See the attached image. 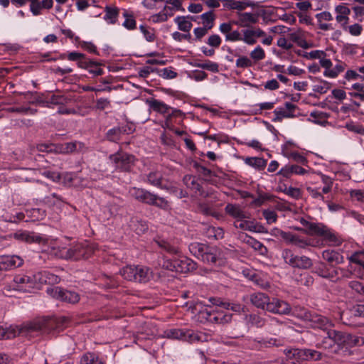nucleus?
Wrapping results in <instances>:
<instances>
[{"label":"nucleus","instance_id":"23","mask_svg":"<svg viewBox=\"0 0 364 364\" xmlns=\"http://www.w3.org/2000/svg\"><path fill=\"white\" fill-rule=\"evenodd\" d=\"M333 269L323 262H318L316 263L313 272L322 278L333 279V275L336 273Z\"/></svg>","mask_w":364,"mask_h":364},{"label":"nucleus","instance_id":"38","mask_svg":"<svg viewBox=\"0 0 364 364\" xmlns=\"http://www.w3.org/2000/svg\"><path fill=\"white\" fill-rule=\"evenodd\" d=\"M50 255L58 258V259H69V250L68 247H60V246H56L53 247L50 249Z\"/></svg>","mask_w":364,"mask_h":364},{"label":"nucleus","instance_id":"19","mask_svg":"<svg viewBox=\"0 0 364 364\" xmlns=\"http://www.w3.org/2000/svg\"><path fill=\"white\" fill-rule=\"evenodd\" d=\"M322 258L326 261L329 266L335 268L336 265L344 262L343 256L338 252L333 250H326L321 254Z\"/></svg>","mask_w":364,"mask_h":364},{"label":"nucleus","instance_id":"60","mask_svg":"<svg viewBox=\"0 0 364 364\" xmlns=\"http://www.w3.org/2000/svg\"><path fill=\"white\" fill-rule=\"evenodd\" d=\"M125 21L123 23V26L127 29H134L136 28V21L132 15H129L127 11L123 14Z\"/></svg>","mask_w":364,"mask_h":364},{"label":"nucleus","instance_id":"9","mask_svg":"<svg viewBox=\"0 0 364 364\" xmlns=\"http://www.w3.org/2000/svg\"><path fill=\"white\" fill-rule=\"evenodd\" d=\"M14 288L18 291H28L35 287L36 283V274H19L14 278Z\"/></svg>","mask_w":364,"mask_h":364},{"label":"nucleus","instance_id":"57","mask_svg":"<svg viewBox=\"0 0 364 364\" xmlns=\"http://www.w3.org/2000/svg\"><path fill=\"white\" fill-rule=\"evenodd\" d=\"M154 198L152 199L153 203H150L149 205L156 206L164 210L168 208L169 203L165 198L159 197L155 194H154Z\"/></svg>","mask_w":364,"mask_h":364},{"label":"nucleus","instance_id":"56","mask_svg":"<svg viewBox=\"0 0 364 364\" xmlns=\"http://www.w3.org/2000/svg\"><path fill=\"white\" fill-rule=\"evenodd\" d=\"M69 99L63 95H52L48 99L47 102L53 105H64L68 103Z\"/></svg>","mask_w":364,"mask_h":364},{"label":"nucleus","instance_id":"41","mask_svg":"<svg viewBox=\"0 0 364 364\" xmlns=\"http://www.w3.org/2000/svg\"><path fill=\"white\" fill-rule=\"evenodd\" d=\"M322 354L312 349H301V360H319L321 359Z\"/></svg>","mask_w":364,"mask_h":364},{"label":"nucleus","instance_id":"53","mask_svg":"<svg viewBox=\"0 0 364 364\" xmlns=\"http://www.w3.org/2000/svg\"><path fill=\"white\" fill-rule=\"evenodd\" d=\"M284 353L289 359H295L296 360H301V349L287 348L284 350Z\"/></svg>","mask_w":364,"mask_h":364},{"label":"nucleus","instance_id":"64","mask_svg":"<svg viewBox=\"0 0 364 364\" xmlns=\"http://www.w3.org/2000/svg\"><path fill=\"white\" fill-rule=\"evenodd\" d=\"M351 315L355 317H364V305L356 304L350 309Z\"/></svg>","mask_w":364,"mask_h":364},{"label":"nucleus","instance_id":"20","mask_svg":"<svg viewBox=\"0 0 364 364\" xmlns=\"http://www.w3.org/2000/svg\"><path fill=\"white\" fill-rule=\"evenodd\" d=\"M309 323L312 328H319L323 331H327L332 326V323L328 318L314 312L312 314Z\"/></svg>","mask_w":364,"mask_h":364},{"label":"nucleus","instance_id":"39","mask_svg":"<svg viewBox=\"0 0 364 364\" xmlns=\"http://www.w3.org/2000/svg\"><path fill=\"white\" fill-rule=\"evenodd\" d=\"M244 161L246 164L259 171L263 170L267 165V161L259 157H247Z\"/></svg>","mask_w":364,"mask_h":364},{"label":"nucleus","instance_id":"26","mask_svg":"<svg viewBox=\"0 0 364 364\" xmlns=\"http://www.w3.org/2000/svg\"><path fill=\"white\" fill-rule=\"evenodd\" d=\"M225 213L230 217L237 220L244 218H249L247 214L240 205L228 203L225 208Z\"/></svg>","mask_w":364,"mask_h":364},{"label":"nucleus","instance_id":"45","mask_svg":"<svg viewBox=\"0 0 364 364\" xmlns=\"http://www.w3.org/2000/svg\"><path fill=\"white\" fill-rule=\"evenodd\" d=\"M105 16L104 18L110 23H115L118 17L119 10L116 7L106 6L105 9Z\"/></svg>","mask_w":364,"mask_h":364},{"label":"nucleus","instance_id":"51","mask_svg":"<svg viewBox=\"0 0 364 364\" xmlns=\"http://www.w3.org/2000/svg\"><path fill=\"white\" fill-rule=\"evenodd\" d=\"M156 242L157 245L163 250L166 251L167 252L172 255H178L179 253V250L177 247L171 245L167 241L164 240H156Z\"/></svg>","mask_w":364,"mask_h":364},{"label":"nucleus","instance_id":"18","mask_svg":"<svg viewBox=\"0 0 364 364\" xmlns=\"http://www.w3.org/2000/svg\"><path fill=\"white\" fill-rule=\"evenodd\" d=\"M176 272L186 273L196 269V263L186 257L175 258Z\"/></svg>","mask_w":364,"mask_h":364},{"label":"nucleus","instance_id":"52","mask_svg":"<svg viewBox=\"0 0 364 364\" xmlns=\"http://www.w3.org/2000/svg\"><path fill=\"white\" fill-rule=\"evenodd\" d=\"M183 329L171 328L164 331V336L171 339H178L183 341Z\"/></svg>","mask_w":364,"mask_h":364},{"label":"nucleus","instance_id":"55","mask_svg":"<svg viewBox=\"0 0 364 364\" xmlns=\"http://www.w3.org/2000/svg\"><path fill=\"white\" fill-rule=\"evenodd\" d=\"M310 117L314 118L313 122L318 124H323L321 120H323L324 122H326V119L328 118L329 114L319 111L312 112L310 114Z\"/></svg>","mask_w":364,"mask_h":364},{"label":"nucleus","instance_id":"11","mask_svg":"<svg viewBox=\"0 0 364 364\" xmlns=\"http://www.w3.org/2000/svg\"><path fill=\"white\" fill-rule=\"evenodd\" d=\"M291 310V306L285 301L273 297L269 299L267 310L272 314L288 315Z\"/></svg>","mask_w":364,"mask_h":364},{"label":"nucleus","instance_id":"13","mask_svg":"<svg viewBox=\"0 0 364 364\" xmlns=\"http://www.w3.org/2000/svg\"><path fill=\"white\" fill-rule=\"evenodd\" d=\"M236 16L237 18L232 21V23L243 28L251 27L257 23L259 20V16L257 14L250 12H237Z\"/></svg>","mask_w":364,"mask_h":364},{"label":"nucleus","instance_id":"36","mask_svg":"<svg viewBox=\"0 0 364 364\" xmlns=\"http://www.w3.org/2000/svg\"><path fill=\"white\" fill-rule=\"evenodd\" d=\"M294 245H296V247H299V248H301V249H305L307 247H318L319 246V241L318 240H316L315 241L313 239H310V238H304V237H301L299 235H296V240H295V242H294Z\"/></svg>","mask_w":364,"mask_h":364},{"label":"nucleus","instance_id":"24","mask_svg":"<svg viewBox=\"0 0 364 364\" xmlns=\"http://www.w3.org/2000/svg\"><path fill=\"white\" fill-rule=\"evenodd\" d=\"M14 237L18 240L24 241L28 243L36 242L41 244L45 243L46 241V240L40 235L26 231L16 232L15 233Z\"/></svg>","mask_w":364,"mask_h":364},{"label":"nucleus","instance_id":"46","mask_svg":"<svg viewBox=\"0 0 364 364\" xmlns=\"http://www.w3.org/2000/svg\"><path fill=\"white\" fill-rule=\"evenodd\" d=\"M352 89L354 91L349 92V95L355 98H359L361 101L364 102V84L354 83L352 85Z\"/></svg>","mask_w":364,"mask_h":364},{"label":"nucleus","instance_id":"48","mask_svg":"<svg viewBox=\"0 0 364 364\" xmlns=\"http://www.w3.org/2000/svg\"><path fill=\"white\" fill-rule=\"evenodd\" d=\"M242 41H244L248 45H254L256 43L257 40L255 38L253 29L247 28L242 30Z\"/></svg>","mask_w":364,"mask_h":364},{"label":"nucleus","instance_id":"4","mask_svg":"<svg viewBox=\"0 0 364 364\" xmlns=\"http://www.w3.org/2000/svg\"><path fill=\"white\" fill-rule=\"evenodd\" d=\"M328 338L333 343L343 342L350 346H362L364 345V337L350 334L342 333L335 330H328L327 332Z\"/></svg>","mask_w":364,"mask_h":364},{"label":"nucleus","instance_id":"42","mask_svg":"<svg viewBox=\"0 0 364 364\" xmlns=\"http://www.w3.org/2000/svg\"><path fill=\"white\" fill-rule=\"evenodd\" d=\"M80 364H105V363L94 353H86L80 358Z\"/></svg>","mask_w":364,"mask_h":364},{"label":"nucleus","instance_id":"62","mask_svg":"<svg viewBox=\"0 0 364 364\" xmlns=\"http://www.w3.org/2000/svg\"><path fill=\"white\" fill-rule=\"evenodd\" d=\"M250 57L256 61L261 60L265 58V53L263 48L259 46L251 51Z\"/></svg>","mask_w":364,"mask_h":364},{"label":"nucleus","instance_id":"22","mask_svg":"<svg viewBox=\"0 0 364 364\" xmlns=\"http://www.w3.org/2000/svg\"><path fill=\"white\" fill-rule=\"evenodd\" d=\"M220 256V251L215 247L207 246L200 260L208 264H215Z\"/></svg>","mask_w":364,"mask_h":364},{"label":"nucleus","instance_id":"30","mask_svg":"<svg viewBox=\"0 0 364 364\" xmlns=\"http://www.w3.org/2000/svg\"><path fill=\"white\" fill-rule=\"evenodd\" d=\"M183 341L190 343L207 341V336L202 332H195L193 330H184Z\"/></svg>","mask_w":364,"mask_h":364},{"label":"nucleus","instance_id":"10","mask_svg":"<svg viewBox=\"0 0 364 364\" xmlns=\"http://www.w3.org/2000/svg\"><path fill=\"white\" fill-rule=\"evenodd\" d=\"M200 315L202 318L207 321L215 323H227L232 319L230 314L223 311H208L207 309L200 311Z\"/></svg>","mask_w":364,"mask_h":364},{"label":"nucleus","instance_id":"12","mask_svg":"<svg viewBox=\"0 0 364 364\" xmlns=\"http://www.w3.org/2000/svg\"><path fill=\"white\" fill-rule=\"evenodd\" d=\"M249 219L250 217L235 220L233 225L235 228L242 230L255 232H267V230L263 225Z\"/></svg>","mask_w":364,"mask_h":364},{"label":"nucleus","instance_id":"32","mask_svg":"<svg viewBox=\"0 0 364 364\" xmlns=\"http://www.w3.org/2000/svg\"><path fill=\"white\" fill-rule=\"evenodd\" d=\"M102 64L91 60H87L86 62H80L79 68L86 69L90 73L93 74L95 76L102 75L104 71L100 66Z\"/></svg>","mask_w":364,"mask_h":364},{"label":"nucleus","instance_id":"14","mask_svg":"<svg viewBox=\"0 0 364 364\" xmlns=\"http://www.w3.org/2000/svg\"><path fill=\"white\" fill-rule=\"evenodd\" d=\"M285 108L278 107L273 112L274 117L272 119L274 122H280L284 118H294L295 117L294 111L297 106L291 103L285 102Z\"/></svg>","mask_w":364,"mask_h":364},{"label":"nucleus","instance_id":"33","mask_svg":"<svg viewBox=\"0 0 364 364\" xmlns=\"http://www.w3.org/2000/svg\"><path fill=\"white\" fill-rule=\"evenodd\" d=\"M146 181L154 186L160 188H164L162 186L163 174L161 171H153L146 176Z\"/></svg>","mask_w":364,"mask_h":364},{"label":"nucleus","instance_id":"37","mask_svg":"<svg viewBox=\"0 0 364 364\" xmlns=\"http://www.w3.org/2000/svg\"><path fill=\"white\" fill-rule=\"evenodd\" d=\"M323 240L327 242L329 245H336L340 243L337 235L328 227H325L321 236Z\"/></svg>","mask_w":364,"mask_h":364},{"label":"nucleus","instance_id":"27","mask_svg":"<svg viewBox=\"0 0 364 364\" xmlns=\"http://www.w3.org/2000/svg\"><path fill=\"white\" fill-rule=\"evenodd\" d=\"M131 195L132 197H134L137 200L146 203L150 204L153 203L152 199L154 198V193H151V192L144 190L143 188H133L130 191Z\"/></svg>","mask_w":364,"mask_h":364},{"label":"nucleus","instance_id":"58","mask_svg":"<svg viewBox=\"0 0 364 364\" xmlns=\"http://www.w3.org/2000/svg\"><path fill=\"white\" fill-rule=\"evenodd\" d=\"M195 66L198 67L200 68L206 69L213 73L218 72V65L216 63L211 62L210 60H207L204 63H197Z\"/></svg>","mask_w":364,"mask_h":364},{"label":"nucleus","instance_id":"59","mask_svg":"<svg viewBox=\"0 0 364 364\" xmlns=\"http://www.w3.org/2000/svg\"><path fill=\"white\" fill-rule=\"evenodd\" d=\"M67 58L71 61H77L79 66L80 62H86L85 55L78 52H70L67 54Z\"/></svg>","mask_w":364,"mask_h":364},{"label":"nucleus","instance_id":"40","mask_svg":"<svg viewBox=\"0 0 364 364\" xmlns=\"http://www.w3.org/2000/svg\"><path fill=\"white\" fill-rule=\"evenodd\" d=\"M127 133L126 127H114L107 132V138L111 141H117L120 139L122 134Z\"/></svg>","mask_w":364,"mask_h":364},{"label":"nucleus","instance_id":"6","mask_svg":"<svg viewBox=\"0 0 364 364\" xmlns=\"http://www.w3.org/2000/svg\"><path fill=\"white\" fill-rule=\"evenodd\" d=\"M46 292L52 297L69 304H77L80 301V295L77 292L60 287H49Z\"/></svg>","mask_w":364,"mask_h":364},{"label":"nucleus","instance_id":"28","mask_svg":"<svg viewBox=\"0 0 364 364\" xmlns=\"http://www.w3.org/2000/svg\"><path fill=\"white\" fill-rule=\"evenodd\" d=\"M289 38L296 43L299 47L307 49L309 45L306 41V33L300 28H298L288 34Z\"/></svg>","mask_w":364,"mask_h":364},{"label":"nucleus","instance_id":"1","mask_svg":"<svg viewBox=\"0 0 364 364\" xmlns=\"http://www.w3.org/2000/svg\"><path fill=\"white\" fill-rule=\"evenodd\" d=\"M68 321V319L66 317H61L58 319L38 318L15 327L10 326L8 328H4L0 326V339H11L16 336L31 339L41 333H49L55 328L62 329Z\"/></svg>","mask_w":364,"mask_h":364},{"label":"nucleus","instance_id":"16","mask_svg":"<svg viewBox=\"0 0 364 364\" xmlns=\"http://www.w3.org/2000/svg\"><path fill=\"white\" fill-rule=\"evenodd\" d=\"M185 186L192 191L195 194L199 195L203 197H207L208 193H205L202 189L201 181L192 175H186L183 179Z\"/></svg>","mask_w":364,"mask_h":364},{"label":"nucleus","instance_id":"47","mask_svg":"<svg viewBox=\"0 0 364 364\" xmlns=\"http://www.w3.org/2000/svg\"><path fill=\"white\" fill-rule=\"evenodd\" d=\"M201 19L203 26L208 29H211L213 27L215 16L213 11L203 14L201 15Z\"/></svg>","mask_w":364,"mask_h":364},{"label":"nucleus","instance_id":"15","mask_svg":"<svg viewBox=\"0 0 364 364\" xmlns=\"http://www.w3.org/2000/svg\"><path fill=\"white\" fill-rule=\"evenodd\" d=\"M269 296L262 292H255L243 297V300H248L254 306L262 310H267Z\"/></svg>","mask_w":364,"mask_h":364},{"label":"nucleus","instance_id":"7","mask_svg":"<svg viewBox=\"0 0 364 364\" xmlns=\"http://www.w3.org/2000/svg\"><path fill=\"white\" fill-rule=\"evenodd\" d=\"M109 159L117 168L124 171H129L134 166L136 160L134 156L123 152L112 154Z\"/></svg>","mask_w":364,"mask_h":364},{"label":"nucleus","instance_id":"54","mask_svg":"<svg viewBox=\"0 0 364 364\" xmlns=\"http://www.w3.org/2000/svg\"><path fill=\"white\" fill-rule=\"evenodd\" d=\"M333 272H336L335 275H333V279L336 280L343 278H350L353 274L350 270L341 267H335Z\"/></svg>","mask_w":364,"mask_h":364},{"label":"nucleus","instance_id":"61","mask_svg":"<svg viewBox=\"0 0 364 364\" xmlns=\"http://www.w3.org/2000/svg\"><path fill=\"white\" fill-rule=\"evenodd\" d=\"M159 264L161 265L164 269L176 272L175 258L171 259L163 257L162 259L159 261Z\"/></svg>","mask_w":364,"mask_h":364},{"label":"nucleus","instance_id":"29","mask_svg":"<svg viewBox=\"0 0 364 364\" xmlns=\"http://www.w3.org/2000/svg\"><path fill=\"white\" fill-rule=\"evenodd\" d=\"M146 104L154 112H159L162 114H166L169 112L171 107L164 102L159 101L154 98H150L146 100Z\"/></svg>","mask_w":364,"mask_h":364},{"label":"nucleus","instance_id":"2","mask_svg":"<svg viewBox=\"0 0 364 364\" xmlns=\"http://www.w3.org/2000/svg\"><path fill=\"white\" fill-rule=\"evenodd\" d=\"M120 274L127 280L146 283L153 277V272L145 266L127 265L120 269Z\"/></svg>","mask_w":364,"mask_h":364},{"label":"nucleus","instance_id":"43","mask_svg":"<svg viewBox=\"0 0 364 364\" xmlns=\"http://www.w3.org/2000/svg\"><path fill=\"white\" fill-rule=\"evenodd\" d=\"M207 246L205 244L193 242L189 245L188 249L193 256L200 259Z\"/></svg>","mask_w":364,"mask_h":364},{"label":"nucleus","instance_id":"63","mask_svg":"<svg viewBox=\"0 0 364 364\" xmlns=\"http://www.w3.org/2000/svg\"><path fill=\"white\" fill-rule=\"evenodd\" d=\"M352 10L354 13L353 18L358 21L362 22L364 21V7L360 6H354L352 7Z\"/></svg>","mask_w":364,"mask_h":364},{"label":"nucleus","instance_id":"50","mask_svg":"<svg viewBox=\"0 0 364 364\" xmlns=\"http://www.w3.org/2000/svg\"><path fill=\"white\" fill-rule=\"evenodd\" d=\"M313 313L314 312H311L304 308H296L294 310V314L299 318L304 321L309 322Z\"/></svg>","mask_w":364,"mask_h":364},{"label":"nucleus","instance_id":"8","mask_svg":"<svg viewBox=\"0 0 364 364\" xmlns=\"http://www.w3.org/2000/svg\"><path fill=\"white\" fill-rule=\"evenodd\" d=\"M69 250V259L70 260H80L81 259L89 258L94 252L92 246L79 243L68 247Z\"/></svg>","mask_w":364,"mask_h":364},{"label":"nucleus","instance_id":"25","mask_svg":"<svg viewBox=\"0 0 364 364\" xmlns=\"http://www.w3.org/2000/svg\"><path fill=\"white\" fill-rule=\"evenodd\" d=\"M37 284H56L60 282V278L48 271H43L36 273Z\"/></svg>","mask_w":364,"mask_h":364},{"label":"nucleus","instance_id":"21","mask_svg":"<svg viewBox=\"0 0 364 364\" xmlns=\"http://www.w3.org/2000/svg\"><path fill=\"white\" fill-rule=\"evenodd\" d=\"M223 6L230 10L242 11L247 7H255V4L250 0H224Z\"/></svg>","mask_w":364,"mask_h":364},{"label":"nucleus","instance_id":"17","mask_svg":"<svg viewBox=\"0 0 364 364\" xmlns=\"http://www.w3.org/2000/svg\"><path fill=\"white\" fill-rule=\"evenodd\" d=\"M1 271H7L17 268L23 264V259L17 255H1L0 256Z\"/></svg>","mask_w":364,"mask_h":364},{"label":"nucleus","instance_id":"5","mask_svg":"<svg viewBox=\"0 0 364 364\" xmlns=\"http://www.w3.org/2000/svg\"><path fill=\"white\" fill-rule=\"evenodd\" d=\"M85 145L78 141L75 142H68L63 144L59 145H53V144H41L38 146V149L41 151H55L60 154H70L75 151H82L85 149Z\"/></svg>","mask_w":364,"mask_h":364},{"label":"nucleus","instance_id":"34","mask_svg":"<svg viewBox=\"0 0 364 364\" xmlns=\"http://www.w3.org/2000/svg\"><path fill=\"white\" fill-rule=\"evenodd\" d=\"M129 226L138 235L142 234L148 230L147 223L137 218L131 219Z\"/></svg>","mask_w":364,"mask_h":364},{"label":"nucleus","instance_id":"3","mask_svg":"<svg viewBox=\"0 0 364 364\" xmlns=\"http://www.w3.org/2000/svg\"><path fill=\"white\" fill-rule=\"evenodd\" d=\"M282 257L284 263L292 268L309 269L313 267V261L310 257L306 255H296L289 249L282 250Z\"/></svg>","mask_w":364,"mask_h":364},{"label":"nucleus","instance_id":"49","mask_svg":"<svg viewBox=\"0 0 364 364\" xmlns=\"http://www.w3.org/2000/svg\"><path fill=\"white\" fill-rule=\"evenodd\" d=\"M198 210L205 215H210L216 218L220 216L219 213L206 203H200L198 206Z\"/></svg>","mask_w":364,"mask_h":364},{"label":"nucleus","instance_id":"44","mask_svg":"<svg viewBox=\"0 0 364 364\" xmlns=\"http://www.w3.org/2000/svg\"><path fill=\"white\" fill-rule=\"evenodd\" d=\"M205 235L209 239L219 240L224 237V231L218 227L210 226L206 229Z\"/></svg>","mask_w":364,"mask_h":364},{"label":"nucleus","instance_id":"31","mask_svg":"<svg viewBox=\"0 0 364 364\" xmlns=\"http://www.w3.org/2000/svg\"><path fill=\"white\" fill-rule=\"evenodd\" d=\"M240 239L245 243L247 244L250 247H252L254 250L259 251L261 254L264 255L267 250L266 247L259 241L257 240L254 237L247 235V234L242 233L240 235Z\"/></svg>","mask_w":364,"mask_h":364},{"label":"nucleus","instance_id":"35","mask_svg":"<svg viewBox=\"0 0 364 364\" xmlns=\"http://www.w3.org/2000/svg\"><path fill=\"white\" fill-rule=\"evenodd\" d=\"M174 22L178 25L180 31L188 33L192 28V22L188 16H179L174 18Z\"/></svg>","mask_w":364,"mask_h":364}]
</instances>
